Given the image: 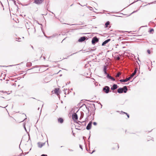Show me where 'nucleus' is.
Returning a JSON list of instances; mask_svg holds the SVG:
<instances>
[{
	"mask_svg": "<svg viewBox=\"0 0 156 156\" xmlns=\"http://www.w3.org/2000/svg\"><path fill=\"white\" fill-rule=\"evenodd\" d=\"M109 87L107 86H105L103 88V90L106 93H108L109 91Z\"/></svg>",
	"mask_w": 156,
	"mask_h": 156,
	"instance_id": "nucleus-1",
	"label": "nucleus"
},
{
	"mask_svg": "<svg viewBox=\"0 0 156 156\" xmlns=\"http://www.w3.org/2000/svg\"><path fill=\"white\" fill-rule=\"evenodd\" d=\"M98 41V39L96 37H94L92 39V44H94Z\"/></svg>",
	"mask_w": 156,
	"mask_h": 156,
	"instance_id": "nucleus-2",
	"label": "nucleus"
},
{
	"mask_svg": "<svg viewBox=\"0 0 156 156\" xmlns=\"http://www.w3.org/2000/svg\"><path fill=\"white\" fill-rule=\"evenodd\" d=\"M34 2L35 4L39 5L42 3L44 0H34Z\"/></svg>",
	"mask_w": 156,
	"mask_h": 156,
	"instance_id": "nucleus-3",
	"label": "nucleus"
},
{
	"mask_svg": "<svg viewBox=\"0 0 156 156\" xmlns=\"http://www.w3.org/2000/svg\"><path fill=\"white\" fill-rule=\"evenodd\" d=\"M91 125H92V122L90 121L89 122V123L88 124L87 126L86 127V129L87 130H89L90 129L91 127Z\"/></svg>",
	"mask_w": 156,
	"mask_h": 156,
	"instance_id": "nucleus-4",
	"label": "nucleus"
},
{
	"mask_svg": "<svg viewBox=\"0 0 156 156\" xmlns=\"http://www.w3.org/2000/svg\"><path fill=\"white\" fill-rule=\"evenodd\" d=\"M130 79V78L129 77L127 78H126V79H125V80H123V79L121 80H120V81L121 82H126L127 81L129 80Z\"/></svg>",
	"mask_w": 156,
	"mask_h": 156,
	"instance_id": "nucleus-5",
	"label": "nucleus"
},
{
	"mask_svg": "<svg viewBox=\"0 0 156 156\" xmlns=\"http://www.w3.org/2000/svg\"><path fill=\"white\" fill-rule=\"evenodd\" d=\"M72 118L73 119H78L77 115L76 113H74L72 115Z\"/></svg>",
	"mask_w": 156,
	"mask_h": 156,
	"instance_id": "nucleus-6",
	"label": "nucleus"
},
{
	"mask_svg": "<svg viewBox=\"0 0 156 156\" xmlns=\"http://www.w3.org/2000/svg\"><path fill=\"white\" fill-rule=\"evenodd\" d=\"M86 39V38L84 37H81L78 40L79 42H82L84 41Z\"/></svg>",
	"mask_w": 156,
	"mask_h": 156,
	"instance_id": "nucleus-7",
	"label": "nucleus"
},
{
	"mask_svg": "<svg viewBox=\"0 0 156 156\" xmlns=\"http://www.w3.org/2000/svg\"><path fill=\"white\" fill-rule=\"evenodd\" d=\"M123 88H119L118 89V92L119 93H123Z\"/></svg>",
	"mask_w": 156,
	"mask_h": 156,
	"instance_id": "nucleus-8",
	"label": "nucleus"
},
{
	"mask_svg": "<svg viewBox=\"0 0 156 156\" xmlns=\"http://www.w3.org/2000/svg\"><path fill=\"white\" fill-rule=\"evenodd\" d=\"M117 88V85L116 84H114L113 85L112 87L111 88L112 90H114Z\"/></svg>",
	"mask_w": 156,
	"mask_h": 156,
	"instance_id": "nucleus-9",
	"label": "nucleus"
},
{
	"mask_svg": "<svg viewBox=\"0 0 156 156\" xmlns=\"http://www.w3.org/2000/svg\"><path fill=\"white\" fill-rule=\"evenodd\" d=\"M110 41V39H108V40L105 41L104 42H103V43H102V46L104 45L105 44H106V43H108Z\"/></svg>",
	"mask_w": 156,
	"mask_h": 156,
	"instance_id": "nucleus-10",
	"label": "nucleus"
},
{
	"mask_svg": "<svg viewBox=\"0 0 156 156\" xmlns=\"http://www.w3.org/2000/svg\"><path fill=\"white\" fill-rule=\"evenodd\" d=\"M58 121L59 122L62 123L63 122V119L62 118H59L58 119Z\"/></svg>",
	"mask_w": 156,
	"mask_h": 156,
	"instance_id": "nucleus-11",
	"label": "nucleus"
},
{
	"mask_svg": "<svg viewBox=\"0 0 156 156\" xmlns=\"http://www.w3.org/2000/svg\"><path fill=\"white\" fill-rule=\"evenodd\" d=\"M123 92H124L125 93H126L128 90V89H127V88L126 86H125L123 88Z\"/></svg>",
	"mask_w": 156,
	"mask_h": 156,
	"instance_id": "nucleus-12",
	"label": "nucleus"
},
{
	"mask_svg": "<svg viewBox=\"0 0 156 156\" xmlns=\"http://www.w3.org/2000/svg\"><path fill=\"white\" fill-rule=\"evenodd\" d=\"M59 92V89L58 88H56L54 90V92L55 94L58 95V94Z\"/></svg>",
	"mask_w": 156,
	"mask_h": 156,
	"instance_id": "nucleus-13",
	"label": "nucleus"
},
{
	"mask_svg": "<svg viewBox=\"0 0 156 156\" xmlns=\"http://www.w3.org/2000/svg\"><path fill=\"white\" fill-rule=\"evenodd\" d=\"M110 25V22L109 21H107L105 24V26L106 27H108V26Z\"/></svg>",
	"mask_w": 156,
	"mask_h": 156,
	"instance_id": "nucleus-14",
	"label": "nucleus"
},
{
	"mask_svg": "<svg viewBox=\"0 0 156 156\" xmlns=\"http://www.w3.org/2000/svg\"><path fill=\"white\" fill-rule=\"evenodd\" d=\"M121 74V73L120 72H119L117 75H116L115 76L116 77H119V76Z\"/></svg>",
	"mask_w": 156,
	"mask_h": 156,
	"instance_id": "nucleus-15",
	"label": "nucleus"
},
{
	"mask_svg": "<svg viewBox=\"0 0 156 156\" xmlns=\"http://www.w3.org/2000/svg\"><path fill=\"white\" fill-rule=\"evenodd\" d=\"M106 69H104L103 72L106 75H107V74H108L107 73Z\"/></svg>",
	"mask_w": 156,
	"mask_h": 156,
	"instance_id": "nucleus-16",
	"label": "nucleus"
},
{
	"mask_svg": "<svg viewBox=\"0 0 156 156\" xmlns=\"http://www.w3.org/2000/svg\"><path fill=\"white\" fill-rule=\"evenodd\" d=\"M135 75V74L134 73H132V74L130 76V77H130V79L132 77H133V76Z\"/></svg>",
	"mask_w": 156,
	"mask_h": 156,
	"instance_id": "nucleus-17",
	"label": "nucleus"
},
{
	"mask_svg": "<svg viewBox=\"0 0 156 156\" xmlns=\"http://www.w3.org/2000/svg\"><path fill=\"white\" fill-rule=\"evenodd\" d=\"M154 29H151L149 31V32L150 33H152V32H154Z\"/></svg>",
	"mask_w": 156,
	"mask_h": 156,
	"instance_id": "nucleus-18",
	"label": "nucleus"
},
{
	"mask_svg": "<svg viewBox=\"0 0 156 156\" xmlns=\"http://www.w3.org/2000/svg\"><path fill=\"white\" fill-rule=\"evenodd\" d=\"M107 77L109 79H110V77H111V76H110L109 74H107Z\"/></svg>",
	"mask_w": 156,
	"mask_h": 156,
	"instance_id": "nucleus-19",
	"label": "nucleus"
},
{
	"mask_svg": "<svg viewBox=\"0 0 156 156\" xmlns=\"http://www.w3.org/2000/svg\"><path fill=\"white\" fill-rule=\"evenodd\" d=\"M147 51L149 54H150L151 53V51L150 50H147Z\"/></svg>",
	"mask_w": 156,
	"mask_h": 156,
	"instance_id": "nucleus-20",
	"label": "nucleus"
},
{
	"mask_svg": "<svg viewBox=\"0 0 156 156\" xmlns=\"http://www.w3.org/2000/svg\"><path fill=\"white\" fill-rule=\"evenodd\" d=\"M111 80H112L113 81H115V79L111 76V77H110V79Z\"/></svg>",
	"mask_w": 156,
	"mask_h": 156,
	"instance_id": "nucleus-21",
	"label": "nucleus"
},
{
	"mask_svg": "<svg viewBox=\"0 0 156 156\" xmlns=\"http://www.w3.org/2000/svg\"><path fill=\"white\" fill-rule=\"evenodd\" d=\"M136 69H135V70L134 72L133 73H134L135 74L136 73Z\"/></svg>",
	"mask_w": 156,
	"mask_h": 156,
	"instance_id": "nucleus-22",
	"label": "nucleus"
},
{
	"mask_svg": "<svg viewBox=\"0 0 156 156\" xmlns=\"http://www.w3.org/2000/svg\"><path fill=\"white\" fill-rule=\"evenodd\" d=\"M124 113L126 114V115H127V116L128 118L129 117V115L127 113H125L124 112Z\"/></svg>",
	"mask_w": 156,
	"mask_h": 156,
	"instance_id": "nucleus-23",
	"label": "nucleus"
},
{
	"mask_svg": "<svg viewBox=\"0 0 156 156\" xmlns=\"http://www.w3.org/2000/svg\"><path fill=\"white\" fill-rule=\"evenodd\" d=\"M93 124L95 126L97 125V123L96 122H93Z\"/></svg>",
	"mask_w": 156,
	"mask_h": 156,
	"instance_id": "nucleus-24",
	"label": "nucleus"
},
{
	"mask_svg": "<svg viewBox=\"0 0 156 156\" xmlns=\"http://www.w3.org/2000/svg\"><path fill=\"white\" fill-rule=\"evenodd\" d=\"M80 148H81V149L82 150V149H82V145H80Z\"/></svg>",
	"mask_w": 156,
	"mask_h": 156,
	"instance_id": "nucleus-25",
	"label": "nucleus"
},
{
	"mask_svg": "<svg viewBox=\"0 0 156 156\" xmlns=\"http://www.w3.org/2000/svg\"><path fill=\"white\" fill-rule=\"evenodd\" d=\"M41 156H47V155H45V154H42Z\"/></svg>",
	"mask_w": 156,
	"mask_h": 156,
	"instance_id": "nucleus-26",
	"label": "nucleus"
},
{
	"mask_svg": "<svg viewBox=\"0 0 156 156\" xmlns=\"http://www.w3.org/2000/svg\"><path fill=\"white\" fill-rule=\"evenodd\" d=\"M31 64L30 63H27V65H28L29 64Z\"/></svg>",
	"mask_w": 156,
	"mask_h": 156,
	"instance_id": "nucleus-27",
	"label": "nucleus"
},
{
	"mask_svg": "<svg viewBox=\"0 0 156 156\" xmlns=\"http://www.w3.org/2000/svg\"><path fill=\"white\" fill-rule=\"evenodd\" d=\"M119 59H120L119 57H118V58H117V59L118 60H119Z\"/></svg>",
	"mask_w": 156,
	"mask_h": 156,
	"instance_id": "nucleus-28",
	"label": "nucleus"
},
{
	"mask_svg": "<svg viewBox=\"0 0 156 156\" xmlns=\"http://www.w3.org/2000/svg\"><path fill=\"white\" fill-rule=\"evenodd\" d=\"M24 128H25V130H26V127H25V126H24Z\"/></svg>",
	"mask_w": 156,
	"mask_h": 156,
	"instance_id": "nucleus-29",
	"label": "nucleus"
},
{
	"mask_svg": "<svg viewBox=\"0 0 156 156\" xmlns=\"http://www.w3.org/2000/svg\"><path fill=\"white\" fill-rule=\"evenodd\" d=\"M94 152V151H93L91 153V154L92 153Z\"/></svg>",
	"mask_w": 156,
	"mask_h": 156,
	"instance_id": "nucleus-30",
	"label": "nucleus"
},
{
	"mask_svg": "<svg viewBox=\"0 0 156 156\" xmlns=\"http://www.w3.org/2000/svg\"><path fill=\"white\" fill-rule=\"evenodd\" d=\"M73 135H74V136H75V135H74V134H73Z\"/></svg>",
	"mask_w": 156,
	"mask_h": 156,
	"instance_id": "nucleus-31",
	"label": "nucleus"
},
{
	"mask_svg": "<svg viewBox=\"0 0 156 156\" xmlns=\"http://www.w3.org/2000/svg\"><path fill=\"white\" fill-rule=\"evenodd\" d=\"M73 135H74V136H75V135H74V134H73Z\"/></svg>",
	"mask_w": 156,
	"mask_h": 156,
	"instance_id": "nucleus-32",
	"label": "nucleus"
}]
</instances>
